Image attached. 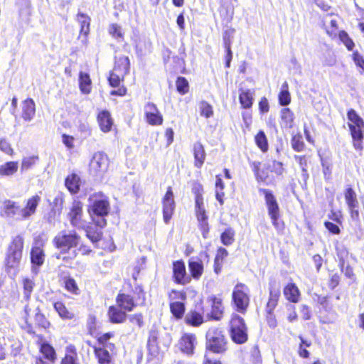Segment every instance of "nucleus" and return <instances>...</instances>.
Returning a JSON list of instances; mask_svg holds the SVG:
<instances>
[{
    "label": "nucleus",
    "instance_id": "nucleus-1",
    "mask_svg": "<svg viewBox=\"0 0 364 364\" xmlns=\"http://www.w3.org/2000/svg\"><path fill=\"white\" fill-rule=\"evenodd\" d=\"M40 201V196L36 195L28 198L25 207L21 208L17 202L6 200L1 207L2 215L16 220H28L35 214Z\"/></svg>",
    "mask_w": 364,
    "mask_h": 364
},
{
    "label": "nucleus",
    "instance_id": "nucleus-2",
    "mask_svg": "<svg viewBox=\"0 0 364 364\" xmlns=\"http://www.w3.org/2000/svg\"><path fill=\"white\" fill-rule=\"evenodd\" d=\"M24 238L22 234L12 237L9 243L4 260L5 268L8 273L16 275L22 259Z\"/></svg>",
    "mask_w": 364,
    "mask_h": 364
},
{
    "label": "nucleus",
    "instance_id": "nucleus-3",
    "mask_svg": "<svg viewBox=\"0 0 364 364\" xmlns=\"http://www.w3.org/2000/svg\"><path fill=\"white\" fill-rule=\"evenodd\" d=\"M81 237L75 230H61L53 237V244L61 253H68L77 247L80 243Z\"/></svg>",
    "mask_w": 364,
    "mask_h": 364
},
{
    "label": "nucleus",
    "instance_id": "nucleus-4",
    "mask_svg": "<svg viewBox=\"0 0 364 364\" xmlns=\"http://www.w3.org/2000/svg\"><path fill=\"white\" fill-rule=\"evenodd\" d=\"M92 204L90 205V214L92 222L100 228H103L107 225L105 217L108 215L110 206L106 197L100 198H90Z\"/></svg>",
    "mask_w": 364,
    "mask_h": 364
},
{
    "label": "nucleus",
    "instance_id": "nucleus-5",
    "mask_svg": "<svg viewBox=\"0 0 364 364\" xmlns=\"http://www.w3.org/2000/svg\"><path fill=\"white\" fill-rule=\"evenodd\" d=\"M230 336L237 343H244L247 341V328L244 319L237 314H232L230 321Z\"/></svg>",
    "mask_w": 364,
    "mask_h": 364
},
{
    "label": "nucleus",
    "instance_id": "nucleus-6",
    "mask_svg": "<svg viewBox=\"0 0 364 364\" xmlns=\"http://www.w3.org/2000/svg\"><path fill=\"white\" fill-rule=\"evenodd\" d=\"M232 301L236 310L244 314L250 304V289L242 283L235 285L232 291Z\"/></svg>",
    "mask_w": 364,
    "mask_h": 364
},
{
    "label": "nucleus",
    "instance_id": "nucleus-7",
    "mask_svg": "<svg viewBox=\"0 0 364 364\" xmlns=\"http://www.w3.org/2000/svg\"><path fill=\"white\" fill-rule=\"evenodd\" d=\"M259 191L264 196V200L268 215L271 218L272 225L276 229H279V225L278 219L280 217V211L279 204L275 196L273 195L272 191L268 189L260 188Z\"/></svg>",
    "mask_w": 364,
    "mask_h": 364
},
{
    "label": "nucleus",
    "instance_id": "nucleus-8",
    "mask_svg": "<svg viewBox=\"0 0 364 364\" xmlns=\"http://www.w3.org/2000/svg\"><path fill=\"white\" fill-rule=\"evenodd\" d=\"M207 346L215 353L225 350L226 342L221 331L218 328H210L206 333Z\"/></svg>",
    "mask_w": 364,
    "mask_h": 364
},
{
    "label": "nucleus",
    "instance_id": "nucleus-9",
    "mask_svg": "<svg viewBox=\"0 0 364 364\" xmlns=\"http://www.w3.org/2000/svg\"><path fill=\"white\" fill-rule=\"evenodd\" d=\"M108 158L105 154L98 151L94 154L90 163V172L91 174L100 176L107 169Z\"/></svg>",
    "mask_w": 364,
    "mask_h": 364
},
{
    "label": "nucleus",
    "instance_id": "nucleus-10",
    "mask_svg": "<svg viewBox=\"0 0 364 364\" xmlns=\"http://www.w3.org/2000/svg\"><path fill=\"white\" fill-rule=\"evenodd\" d=\"M83 210L82 204L81 202L75 200L71 206L70 210L68 213V219L70 224L77 228H85V222L82 219Z\"/></svg>",
    "mask_w": 364,
    "mask_h": 364
},
{
    "label": "nucleus",
    "instance_id": "nucleus-11",
    "mask_svg": "<svg viewBox=\"0 0 364 364\" xmlns=\"http://www.w3.org/2000/svg\"><path fill=\"white\" fill-rule=\"evenodd\" d=\"M162 203L164 221L168 224L175 209V201L171 187L167 188L166 193L163 198Z\"/></svg>",
    "mask_w": 364,
    "mask_h": 364
},
{
    "label": "nucleus",
    "instance_id": "nucleus-12",
    "mask_svg": "<svg viewBox=\"0 0 364 364\" xmlns=\"http://www.w3.org/2000/svg\"><path fill=\"white\" fill-rule=\"evenodd\" d=\"M345 200L350 210V217L353 220H358L360 218L358 211V201L355 192L351 188H348L344 193Z\"/></svg>",
    "mask_w": 364,
    "mask_h": 364
},
{
    "label": "nucleus",
    "instance_id": "nucleus-13",
    "mask_svg": "<svg viewBox=\"0 0 364 364\" xmlns=\"http://www.w3.org/2000/svg\"><path fill=\"white\" fill-rule=\"evenodd\" d=\"M144 113L146 120L149 124L158 126L163 123V117L154 103L149 102L144 106Z\"/></svg>",
    "mask_w": 364,
    "mask_h": 364
},
{
    "label": "nucleus",
    "instance_id": "nucleus-14",
    "mask_svg": "<svg viewBox=\"0 0 364 364\" xmlns=\"http://www.w3.org/2000/svg\"><path fill=\"white\" fill-rule=\"evenodd\" d=\"M43 243L41 237L34 239L33 246L31 251V260L33 265L41 266L44 262L45 255L43 250Z\"/></svg>",
    "mask_w": 364,
    "mask_h": 364
},
{
    "label": "nucleus",
    "instance_id": "nucleus-15",
    "mask_svg": "<svg viewBox=\"0 0 364 364\" xmlns=\"http://www.w3.org/2000/svg\"><path fill=\"white\" fill-rule=\"evenodd\" d=\"M173 274L175 282L179 284H186L191 279L186 275L185 264L183 261H176L173 264Z\"/></svg>",
    "mask_w": 364,
    "mask_h": 364
},
{
    "label": "nucleus",
    "instance_id": "nucleus-16",
    "mask_svg": "<svg viewBox=\"0 0 364 364\" xmlns=\"http://www.w3.org/2000/svg\"><path fill=\"white\" fill-rule=\"evenodd\" d=\"M129 59L127 56H119L116 58L115 64L112 72L124 80V76L129 70Z\"/></svg>",
    "mask_w": 364,
    "mask_h": 364
},
{
    "label": "nucleus",
    "instance_id": "nucleus-17",
    "mask_svg": "<svg viewBox=\"0 0 364 364\" xmlns=\"http://www.w3.org/2000/svg\"><path fill=\"white\" fill-rule=\"evenodd\" d=\"M280 296V287L274 284H270L269 297L266 307L267 314L272 315L274 309L277 305Z\"/></svg>",
    "mask_w": 364,
    "mask_h": 364
},
{
    "label": "nucleus",
    "instance_id": "nucleus-18",
    "mask_svg": "<svg viewBox=\"0 0 364 364\" xmlns=\"http://www.w3.org/2000/svg\"><path fill=\"white\" fill-rule=\"evenodd\" d=\"M211 301V311L209 317L215 321H220L223 315L224 307L222 304V299L215 296L209 298Z\"/></svg>",
    "mask_w": 364,
    "mask_h": 364
},
{
    "label": "nucleus",
    "instance_id": "nucleus-19",
    "mask_svg": "<svg viewBox=\"0 0 364 364\" xmlns=\"http://www.w3.org/2000/svg\"><path fill=\"white\" fill-rule=\"evenodd\" d=\"M36 114V105L32 99H26L21 103V117L26 122H31Z\"/></svg>",
    "mask_w": 364,
    "mask_h": 364
},
{
    "label": "nucleus",
    "instance_id": "nucleus-20",
    "mask_svg": "<svg viewBox=\"0 0 364 364\" xmlns=\"http://www.w3.org/2000/svg\"><path fill=\"white\" fill-rule=\"evenodd\" d=\"M196 336L193 334H184L179 341V348L182 352L187 355H191L196 344Z\"/></svg>",
    "mask_w": 364,
    "mask_h": 364
},
{
    "label": "nucleus",
    "instance_id": "nucleus-21",
    "mask_svg": "<svg viewBox=\"0 0 364 364\" xmlns=\"http://www.w3.org/2000/svg\"><path fill=\"white\" fill-rule=\"evenodd\" d=\"M107 316L109 321L112 323H124L127 318L126 312L122 311L118 306H109Z\"/></svg>",
    "mask_w": 364,
    "mask_h": 364
},
{
    "label": "nucleus",
    "instance_id": "nucleus-22",
    "mask_svg": "<svg viewBox=\"0 0 364 364\" xmlns=\"http://www.w3.org/2000/svg\"><path fill=\"white\" fill-rule=\"evenodd\" d=\"M348 127L350 131V134L353 140V146L356 150H362L363 149V134L362 132V129L364 127H358L354 126L353 124H348Z\"/></svg>",
    "mask_w": 364,
    "mask_h": 364
},
{
    "label": "nucleus",
    "instance_id": "nucleus-23",
    "mask_svg": "<svg viewBox=\"0 0 364 364\" xmlns=\"http://www.w3.org/2000/svg\"><path fill=\"white\" fill-rule=\"evenodd\" d=\"M117 304L124 311H131L136 306L133 298L126 294H119L116 298Z\"/></svg>",
    "mask_w": 364,
    "mask_h": 364
},
{
    "label": "nucleus",
    "instance_id": "nucleus-24",
    "mask_svg": "<svg viewBox=\"0 0 364 364\" xmlns=\"http://www.w3.org/2000/svg\"><path fill=\"white\" fill-rule=\"evenodd\" d=\"M97 121L100 129L103 132H108L111 130L113 122L110 113L107 110H103L98 114Z\"/></svg>",
    "mask_w": 364,
    "mask_h": 364
},
{
    "label": "nucleus",
    "instance_id": "nucleus-25",
    "mask_svg": "<svg viewBox=\"0 0 364 364\" xmlns=\"http://www.w3.org/2000/svg\"><path fill=\"white\" fill-rule=\"evenodd\" d=\"M254 91L250 89L240 90L239 100L244 109H249L253 104Z\"/></svg>",
    "mask_w": 364,
    "mask_h": 364
},
{
    "label": "nucleus",
    "instance_id": "nucleus-26",
    "mask_svg": "<svg viewBox=\"0 0 364 364\" xmlns=\"http://www.w3.org/2000/svg\"><path fill=\"white\" fill-rule=\"evenodd\" d=\"M284 295L289 301L296 303L299 301L300 292L295 284L289 283L284 289Z\"/></svg>",
    "mask_w": 364,
    "mask_h": 364
},
{
    "label": "nucleus",
    "instance_id": "nucleus-27",
    "mask_svg": "<svg viewBox=\"0 0 364 364\" xmlns=\"http://www.w3.org/2000/svg\"><path fill=\"white\" fill-rule=\"evenodd\" d=\"M77 21L80 25V35L87 37L90 33V18L85 14L79 12L77 15Z\"/></svg>",
    "mask_w": 364,
    "mask_h": 364
},
{
    "label": "nucleus",
    "instance_id": "nucleus-28",
    "mask_svg": "<svg viewBox=\"0 0 364 364\" xmlns=\"http://www.w3.org/2000/svg\"><path fill=\"white\" fill-rule=\"evenodd\" d=\"M40 352L43 358L49 362L53 363L56 360V353L53 346L46 342L41 344Z\"/></svg>",
    "mask_w": 364,
    "mask_h": 364
},
{
    "label": "nucleus",
    "instance_id": "nucleus-29",
    "mask_svg": "<svg viewBox=\"0 0 364 364\" xmlns=\"http://www.w3.org/2000/svg\"><path fill=\"white\" fill-rule=\"evenodd\" d=\"M193 154L196 160V166L200 168L204 163L205 152L204 147L200 142H196L193 146Z\"/></svg>",
    "mask_w": 364,
    "mask_h": 364
},
{
    "label": "nucleus",
    "instance_id": "nucleus-30",
    "mask_svg": "<svg viewBox=\"0 0 364 364\" xmlns=\"http://www.w3.org/2000/svg\"><path fill=\"white\" fill-rule=\"evenodd\" d=\"M18 168L17 161H9L0 166V176H11L16 173Z\"/></svg>",
    "mask_w": 364,
    "mask_h": 364
},
{
    "label": "nucleus",
    "instance_id": "nucleus-31",
    "mask_svg": "<svg viewBox=\"0 0 364 364\" xmlns=\"http://www.w3.org/2000/svg\"><path fill=\"white\" fill-rule=\"evenodd\" d=\"M91 80L90 75L83 72L79 74V86L80 91L84 94H89L91 91Z\"/></svg>",
    "mask_w": 364,
    "mask_h": 364
},
{
    "label": "nucleus",
    "instance_id": "nucleus-32",
    "mask_svg": "<svg viewBox=\"0 0 364 364\" xmlns=\"http://www.w3.org/2000/svg\"><path fill=\"white\" fill-rule=\"evenodd\" d=\"M186 322L193 326H198L203 322V317L202 314L195 311H191L186 315Z\"/></svg>",
    "mask_w": 364,
    "mask_h": 364
},
{
    "label": "nucleus",
    "instance_id": "nucleus-33",
    "mask_svg": "<svg viewBox=\"0 0 364 364\" xmlns=\"http://www.w3.org/2000/svg\"><path fill=\"white\" fill-rule=\"evenodd\" d=\"M54 309L58 312L60 318L63 319H73L75 318V314L69 311L65 306L60 301L54 304Z\"/></svg>",
    "mask_w": 364,
    "mask_h": 364
},
{
    "label": "nucleus",
    "instance_id": "nucleus-34",
    "mask_svg": "<svg viewBox=\"0 0 364 364\" xmlns=\"http://www.w3.org/2000/svg\"><path fill=\"white\" fill-rule=\"evenodd\" d=\"M188 268L195 279H198L203 272V265L200 261H189Z\"/></svg>",
    "mask_w": 364,
    "mask_h": 364
},
{
    "label": "nucleus",
    "instance_id": "nucleus-35",
    "mask_svg": "<svg viewBox=\"0 0 364 364\" xmlns=\"http://www.w3.org/2000/svg\"><path fill=\"white\" fill-rule=\"evenodd\" d=\"M65 186L71 193H77L80 188V178L73 173L68 176L65 179Z\"/></svg>",
    "mask_w": 364,
    "mask_h": 364
},
{
    "label": "nucleus",
    "instance_id": "nucleus-36",
    "mask_svg": "<svg viewBox=\"0 0 364 364\" xmlns=\"http://www.w3.org/2000/svg\"><path fill=\"white\" fill-rule=\"evenodd\" d=\"M347 255L346 250H343L341 252H338V257H339V264L341 268V271L344 273L345 276L348 278H353V269L350 265H347L344 267V256Z\"/></svg>",
    "mask_w": 364,
    "mask_h": 364
},
{
    "label": "nucleus",
    "instance_id": "nucleus-37",
    "mask_svg": "<svg viewBox=\"0 0 364 364\" xmlns=\"http://www.w3.org/2000/svg\"><path fill=\"white\" fill-rule=\"evenodd\" d=\"M279 101L282 106L288 105L291 102L289 86L287 82L282 85V90L279 94Z\"/></svg>",
    "mask_w": 364,
    "mask_h": 364
},
{
    "label": "nucleus",
    "instance_id": "nucleus-38",
    "mask_svg": "<svg viewBox=\"0 0 364 364\" xmlns=\"http://www.w3.org/2000/svg\"><path fill=\"white\" fill-rule=\"evenodd\" d=\"M95 354L100 364H110L111 355L107 350L99 348L95 349Z\"/></svg>",
    "mask_w": 364,
    "mask_h": 364
},
{
    "label": "nucleus",
    "instance_id": "nucleus-39",
    "mask_svg": "<svg viewBox=\"0 0 364 364\" xmlns=\"http://www.w3.org/2000/svg\"><path fill=\"white\" fill-rule=\"evenodd\" d=\"M235 230L232 228H226L220 236L222 243L225 246L232 245L235 241Z\"/></svg>",
    "mask_w": 364,
    "mask_h": 364
},
{
    "label": "nucleus",
    "instance_id": "nucleus-40",
    "mask_svg": "<svg viewBox=\"0 0 364 364\" xmlns=\"http://www.w3.org/2000/svg\"><path fill=\"white\" fill-rule=\"evenodd\" d=\"M84 230L86 232V236L92 242H97L100 241L102 238V231L98 228L95 229L92 226H87L85 225V228Z\"/></svg>",
    "mask_w": 364,
    "mask_h": 364
},
{
    "label": "nucleus",
    "instance_id": "nucleus-41",
    "mask_svg": "<svg viewBox=\"0 0 364 364\" xmlns=\"http://www.w3.org/2000/svg\"><path fill=\"white\" fill-rule=\"evenodd\" d=\"M255 141L257 146L260 149L262 152H266L268 150V141L267 136L263 131H259L255 137Z\"/></svg>",
    "mask_w": 364,
    "mask_h": 364
},
{
    "label": "nucleus",
    "instance_id": "nucleus-42",
    "mask_svg": "<svg viewBox=\"0 0 364 364\" xmlns=\"http://www.w3.org/2000/svg\"><path fill=\"white\" fill-rule=\"evenodd\" d=\"M170 309L173 315L177 318H181L185 312V306L183 302L175 301L170 304Z\"/></svg>",
    "mask_w": 364,
    "mask_h": 364
},
{
    "label": "nucleus",
    "instance_id": "nucleus-43",
    "mask_svg": "<svg viewBox=\"0 0 364 364\" xmlns=\"http://www.w3.org/2000/svg\"><path fill=\"white\" fill-rule=\"evenodd\" d=\"M33 312L35 313V321L36 324L41 328H47L50 326L49 321L45 317V316L41 313L40 309L38 306H36Z\"/></svg>",
    "mask_w": 364,
    "mask_h": 364
},
{
    "label": "nucleus",
    "instance_id": "nucleus-44",
    "mask_svg": "<svg viewBox=\"0 0 364 364\" xmlns=\"http://www.w3.org/2000/svg\"><path fill=\"white\" fill-rule=\"evenodd\" d=\"M200 114L205 118H210L213 115V107L206 101L202 100L198 105Z\"/></svg>",
    "mask_w": 364,
    "mask_h": 364
},
{
    "label": "nucleus",
    "instance_id": "nucleus-45",
    "mask_svg": "<svg viewBox=\"0 0 364 364\" xmlns=\"http://www.w3.org/2000/svg\"><path fill=\"white\" fill-rule=\"evenodd\" d=\"M281 118L285 126L292 127L294 114L289 108H283L281 110Z\"/></svg>",
    "mask_w": 364,
    "mask_h": 364
},
{
    "label": "nucleus",
    "instance_id": "nucleus-46",
    "mask_svg": "<svg viewBox=\"0 0 364 364\" xmlns=\"http://www.w3.org/2000/svg\"><path fill=\"white\" fill-rule=\"evenodd\" d=\"M147 346L151 354L156 355L159 353L156 332H151L150 333L148 339Z\"/></svg>",
    "mask_w": 364,
    "mask_h": 364
},
{
    "label": "nucleus",
    "instance_id": "nucleus-47",
    "mask_svg": "<svg viewBox=\"0 0 364 364\" xmlns=\"http://www.w3.org/2000/svg\"><path fill=\"white\" fill-rule=\"evenodd\" d=\"M109 33L113 38L117 39L119 41H122L124 39V33L122 31V28L117 23H112L109 26Z\"/></svg>",
    "mask_w": 364,
    "mask_h": 364
},
{
    "label": "nucleus",
    "instance_id": "nucleus-48",
    "mask_svg": "<svg viewBox=\"0 0 364 364\" xmlns=\"http://www.w3.org/2000/svg\"><path fill=\"white\" fill-rule=\"evenodd\" d=\"M347 117L348 120L351 122L350 124H353L354 126L364 127L363 120L360 116H358L354 109H350L348 112Z\"/></svg>",
    "mask_w": 364,
    "mask_h": 364
},
{
    "label": "nucleus",
    "instance_id": "nucleus-49",
    "mask_svg": "<svg viewBox=\"0 0 364 364\" xmlns=\"http://www.w3.org/2000/svg\"><path fill=\"white\" fill-rule=\"evenodd\" d=\"M23 296L26 300H28L31 297V294L33 290L35 284L31 279L26 278L23 280Z\"/></svg>",
    "mask_w": 364,
    "mask_h": 364
},
{
    "label": "nucleus",
    "instance_id": "nucleus-50",
    "mask_svg": "<svg viewBox=\"0 0 364 364\" xmlns=\"http://www.w3.org/2000/svg\"><path fill=\"white\" fill-rule=\"evenodd\" d=\"M192 191L195 195V203H198L203 201V188L199 183H195L192 188Z\"/></svg>",
    "mask_w": 364,
    "mask_h": 364
},
{
    "label": "nucleus",
    "instance_id": "nucleus-51",
    "mask_svg": "<svg viewBox=\"0 0 364 364\" xmlns=\"http://www.w3.org/2000/svg\"><path fill=\"white\" fill-rule=\"evenodd\" d=\"M291 146L294 150L301 151L304 148L302 136L300 134L294 135L291 139Z\"/></svg>",
    "mask_w": 364,
    "mask_h": 364
},
{
    "label": "nucleus",
    "instance_id": "nucleus-52",
    "mask_svg": "<svg viewBox=\"0 0 364 364\" xmlns=\"http://www.w3.org/2000/svg\"><path fill=\"white\" fill-rule=\"evenodd\" d=\"M65 287L67 291L74 294H79L80 290L76 284V282L73 278H67L65 280Z\"/></svg>",
    "mask_w": 364,
    "mask_h": 364
},
{
    "label": "nucleus",
    "instance_id": "nucleus-53",
    "mask_svg": "<svg viewBox=\"0 0 364 364\" xmlns=\"http://www.w3.org/2000/svg\"><path fill=\"white\" fill-rule=\"evenodd\" d=\"M177 90L182 95L188 92V82L183 77H179L176 81Z\"/></svg>",
    "mask_w": 364,
    "mask_h": 364
},
{
    "label": "nucleus",
    "instance_id": "nucleus-54",
    "mask_svg": "<svg viewBox=\"0 0 364 364\" xmlns=\"http://www.w3.org/2000/svg\"><path fill=\"white\" fill-rule=\"evenodd\" d=\"M195 209L198 220L208 219V215H206V210L203 201L200 203L198 202V203H195Z\"/></svg>",
    "mask_w": 364,
    "mask_h": 364
},
{
    "label": "nucleus",
    "instance_id": "nucleus-55",
    "mask_svg": "<svg viewBox=\"0 0 364 364\" xmlns=\"http://www.w3.org/2000/svg\"><path fill=\"white\" fill-rule=\"evenodd\" d=\"M224 40V46L226 49L227 55H226V67L229 68L230 61L232 58V53L230 48L231 45V41L229 37H227L226 36H223Z\"/></svg>",
    "mask_w": 364,
    "mask_h": 364
},
{
    "label": "nucleus",
    "instance_id": "nucleus-56",
    "mask_svg": "<svg viewBox=\"0 0 364 364\" xmlns=\"http://www.w3.org/2000/svg\"><path fill=\"white\" fill-rule=\"evenodd\" d=\"M0 150L4 154L9 156H12L14 153L11 144L5 138L0 139Z\"/></svg>",
    "mask_w": 364,
    "mask_h": 364
},
{
    "label": "nucleus",
    "instance_id": "nucleus-57",
    "mask_svg": "<svg viewBox=\"0 0 364 364\" xmlns=\"http://www.w3.org/2000/svg\"><path fill=\"white\" fill-rule=\"evenodd\" d=\"M38 159V158L37 156H28L23 158L21 162V171H27L31 168L36 164Z\"/></svg>",
    "mask_w": 364,
    "mask_h": 364
},
{
    "label": "nucleus",
    "instance_id": "nucleus-58",
    "mask_svg": "<svg viewBox=\"0 0 364 364\" xmlns=\"http://www.w3.org/2000/svg\"><path fill=\"white\" fill-rule=\"evenodd\" d=\"M127 317L131 323L136 326L138 328H141L144 324L143 316L141 314H131L129 316L127 315Z\"/></svg>",
    "mask_w": 364,
    "mask_h": 364
},
{
    "label": "nucleus",
    "instance_id": "nucleus-59",
    "mask_svg": "<svg viewBox=\"0 0 364 364\" xmlns=\"http://www.w3.org/2000/svg\"><path fill=\"white\" fill-rule=\"evenodd\" d=\"M339 38L349 50H353L354 47V43L348 36L347 33L345 31H341L339 34Z\"/></svg>",
    "mask_w": 364,
    "mask_h": 364
},
{
    "label": "nucleus",
    "instance_id": "nucleus-60",
    "mask_svg": "<svg viewBox=\"0 0 364 364\" xmlns=\"http://www.w3.org/2000/svg\"><path fill=\"white\" fill-rule=\"evenodd\" d=\"M199 228L203 238H207L209 232L208 219L198 220Z\"/></svg>",
    "mask_w": 364,
    "mask_h": 364
},
{
    "label": "nucleus",
    "instance_id": "nucleus-61",
    "mask_svg": "<svg viewBox=\"0 0 364 364\" xmlns=\"http://www.w3.org/2000/svg\"><path fill=\"white\" fill-rule=\"evenodd\" d=\"M78 130L85 138L91 135V129L87 122H80L78 126Z\"/></svg>",
    "mask_w": 364,
    "mask_h": 364
},
{
    "label": "nucleus",
    "instance_id": "nucleus-62",
    "mask_svg": "<svg viewBox=\"0 0 364 364\" xmlns=\"http://www.w3.org/2000/svg\"><path fill=\"white\" fill-rule=\"evenodd\" d=\"M108 80L112 87H116L119 86L121 82L123 81V79L111 71Z\"/></svg>",
    "mask_w": 364,
    "mask_h": 364
},
{
    "label": "nucleus",
    "instance_id": "nucleus-63",
    "mask_svg": "<svg viewBox=\"0 0 364 364\" xmlns=\"http://www.w3.org/2000/svg\"><path fill=\"white\" fill-rule=\"evenodd\" d=\"M259 109L262 113H267L269 112V106L266 97H263L261 98L259 102Z\"/></svg>",
    "mask_w": 364,
    "mask_h": 364
},
{
    "label": "nucleus",
    "instance_id": "nucleus-64",
    "mask_svg": "<svg viewBox=\"0 0 364 364\" xmlns=\"http://www.w3.org/2000/svg\"><path fill=\"white\" fill-rule=\"evenodd\" d=\"M353 60L364 71V59L358 53H353Z\"/></svg>",
    "mask_w": 364,
    "mask_h": 364
}]
</instances>
